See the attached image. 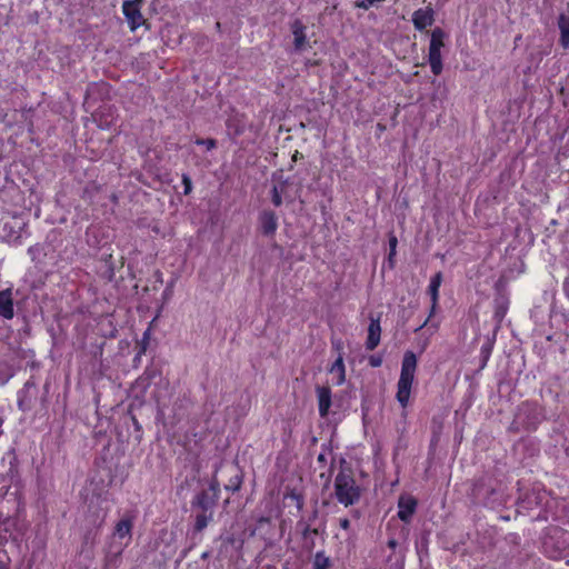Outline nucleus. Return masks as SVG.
<instances>
[{"label": "nucleus", "instance_id": "nucleus-21", "mask_svg": "<svg viewBox=\"0 0 569 569\" xmlns=\"http://www.w3.org/2000/svg\"><path fill=\"white\" fill-rule=\"evenodd\" d=\"M219 490H220V486H219V482L217 480H212L209 485V490L207 491L208 493L211 492V498H213L214 500H217L218 498V493H219Z\"/></svg>", "mask_w": 569, "mask_h": 569}, {"label": "nucleus", "instance_id": "nucleus-16", "mask_svg": "<svg viewBox=\"0 0 569 569\" xmlns=\"http://www.w3.org/2000/svg\"><path fill=\"white\" fill-rule=\"evenodd\" d=\"M330 373L335 376L337 385H341L345 381V365L341 357L333 362Z\"/></svg>", "mask_w": 569, "mask_h": 569}, {"label": "nucleus", "instance_id": "nucleus-9", "mask_svg": "<svg viewBox=\"0 0 569 569\" xmlns=\"http://www.w3.org/2000/svg\"><path fill=\"white\" fill-rule=\"evenodd\" d=\"M318 403H319V413L321 417L327 416L329 408L331 406V392L327 387H318L317 388Z\"/></svg>", "mask_w": 569, "mask_h": 569}, {"label": "nucleus", "instance_id": "nucleus-29", "mask_svg": "<svg viewBox=\"0 0 569 569\" xmlns=\"http://www.w3.org/2000/svg\"><path fill=\"white\" fill-rule=\"evenodd\" d=\"M238 488H239V482H237V483L234 485L233 490H238Z\"/></svg>", "mask_w": 569, "mask_h": 569}, {"label": "nucleus", "instance_id": "nucleus-14", "mask_svg": "<svg viewBox=\"0 0 569 569\" xmlns=\"http://www.w3.org/2000/svg\"><path fill=\"white\" fill-rule=\"evenodd\" d=\"M292 33L295 37V47L297 50H302L306 43L305 27L300 21H295L292 24Z\"/></svg>", "mask_w": 569, "mask_h": 569}, {"label": "nucleus", "instance_id": "nucleus-22", "mask_svg": "<svg viewBox=\"0 0 569 569\" xmlns=\"http://www.w3.org/2000/svg\"><path fill=\"white\" fill-rule=\"evenodd\" d=\"M196 143L199 146H204V148H207V150H211V149L216 148V144H217L216 140H213V139H197Z\"/></svg>", "mask_w": 569, "mask_h": 569}, {"label": "nucleus", "instance_id": "nucleus-28", "mask_svg": "<svg viewBox=\"0 0 569 569\" xmlns=\"http://www.w3.org/2000/svg\"><path fill=\"white\" fill-rule=\"evenodd\" d=\"M563 287H565V291L569 298V279L565 282Z\"/></svg>", "mask_w": 569, "mask_h": 569}, {"label": "nucleus", "instance_id": "nucleus-3", "mask_svg": "<svg viewBox=\"0 0 569 569\" xmlns=\"http://www.w3.org/2000/svg\"><path fill=\"white\" fill-rule=\"evenodd\" d=\"M141 0L124 1L122 4L123 14L130 24V29L134 31L143 24L144 19L140 11Z\"/></svg>", "mask_w": 569, "mask_h": 569}, {"label": "nucleus", "instance_id": "nucleus-11", "mask_svg": "<svg viewBox=\"0 0 569 569\" xmlns=\"http://www.w3.org/2000/svg\"><path fill=\"white\" fill-rule=\"evenodd\" d=\"M442 283V273L438 272L436 273L431 279L428 287V293L431 297V312H433L438 305L439 299V288Z\"/></svg>", "mask_w": 569, "mask_h": 569}, {"label": "nucleus", "instance_id": "nucleus-12", "mask_svg": "<svg viewBox=\"0 0 569 569\" xmlns=\"http://www.w3.org/2000/svg\"><path fill=\"white\" fill-rule=\"evenodd\" d=\"M558 28L560 30V43L567 49L569 48V14H561L559 17Z\"/></svg>", "mask_w": 569, "mask_h": 569}, {"label": "nucleus", "instance_id": "nucleus-8", "mask_svg": "<svg viewBox=\"0 0 569 569\" xmlns=\"http://www.w3.org/2000/svg\"><path fill=\"white\" fill-rule=\"evenodd\" d=\"M380 336H381V326H380V319H370V323L368 327V338L366 342V347L368 350H373L380 342Z\"/></svg>", "mask_w": 569, "mask_h": 569}, {"label": "nucleus", "instance_id": "nucleus-2", "mask_svg": "<svg viewBox=\"0 0 569 569\" xmlns=\"http://www.w3.org/2000/svg\"><path fill=\"white\" fill-rule=\"evenodd\" d=\"M335 493L340 503L345 507H349L358 502L360 488L350 473L341 471L335 479Z\"/></svg>", "mask_w": 569, "mask_h": 569}, {"label": "nucleus", "instance_id": "nucleus-23", "mask_svg": "<svg viewBox=\"0 0 569 569\" xmlns=\"http://www.w3.org/2000/svg\"><path fill=\"white\" fill-rule=\"evenodd\" d=\"M373 3H376L373 0H361V1L357 2V7L367 10Z\"/></svg>", "mask_w": 569, "mask_h": 569}, {"label": "nucleus", "instance_id": "nucleus-4", "mask_svg": "<svg viewBox=\"0 0 569 569\" xmlns=\"http://www.w3.org/2000/svg\"><path fill=\"white\" fill-rule=\"evenodd\" d=\"M133 520V516L126 515L116 523L113 536L116 539L123 541V547H127L131 540Z\"/></svg>", "mask_w": 569, "mask_h": 569}, {"label": "nucleus", "instance_id": "nucleus-27", "mask_svg": "<svg viewBox=\"0 0 569 569\" xmlns=\"http://www.w3.org/2000/svg\"><path fill=\"white\" fill-rule=\"evenodd\" d=\"M370 363H371L372 367H378V366H380L381 360L377 359V358H371L370 359Z\"/></svg>", "mask_w": 569, "mask_h": 569}, {"label": "nucleus", "instance_id": "nucleus-15", "mask_svg": "<svg viewBox=\"0 0 569 569\" xmlns=\"http://www.w3.org/2000/svg\"><path fill=\"white\" fill-rule=\"evenodd\" d=\"M447 37L446 32L440 29L436 28L431 32L429 49H438L441 50L445 47V38Z\"/></svg>", "mask_w": 569, "mask_h": 569}, {"label": "nucleus", "instance_id": "nucleus-19", "mask_svg": "<svg viewBox=\"0 0 569 569\" xmlns=\"http://www.w3.org/2000/svg\"><path fill=\"white\" fill-rule=\"evenodd\" d=\"M211 519L212 511H202V513H199L196 518V529L199 531L204 529Z\"/></svg>", "mask_w": 569, "mask_h": 569}, {"label": "nucleus", "instance_id": "nucleus-13", "mask_svg": "<svg viewBox=\"0 0 569 569\" xmlns=\"http://www.w3.org/2000/svg\"><path fill=\"white\" fill-rule=\"evenodd\" d=\"M428 61L433 74L438 76L442 71V56L441 50L429 49Z\"/></svg>", "mask_w": 569, "mask_h": 569}, {"label": "nucleus", "instance_id": "nucleus-7", "mask_svg": "<svg viewBox=\"0 0 569 569\" xmlns=\"http://www.w3.org/2000/svg\"><path fill=\"white\" fill-rule=\"evenodd\" d=\"M14 316L12 290L6 289L0 291V317L12 319Z\"/></svg>", "mask_w": 569, "mask_h": 569}, {"label": "nucleus", "instance_id": "nucleus-17", "mask_svg": "<svg viewBox=\"0 0 569 569\" xmlns=\"http://www.w3.org/2000/svg\"><path fill=\"white\" fill-rule=\"evenodd\" d=\"M196 503L202 509V511H212L216 500L211 498L208 492H202L198 495Z\"/></svg>", "mask_w": 569, "mask_h": 569}, {"label": "nucleus", "instance_id": "nucleus-5", "mask_svg": "<svg viewBox=\"0 0 569 569\" xmlns=\"http://www.w3.org/2000/svg\"><path fill=\"white\" fill-rule=\"evenodd\" d=\"M412 23L418 31H422L435 22V10L431 6L420 8L412 13Z\"/></svg>", "mask_w": 569, "mask_h": 569}, {"label": "nucleus", "instance_id": "nucleus-24", "mask_svg": "<svg viewBox=\"0 0 569 569\" xmlns=\"http://www.w3.org/2000/svg\"><path fill=\"white\" fill-rule=\"evenodd\" d=\"M397 242L398 241L395 236L390 237V239H389L390 257L396 253Z\"/></svg>", "mask_w": 569, "mask_h": 569}, {"label": "nucleus", "instance_id": "nucleus-25", "mask_svg": "<svg viewBox=\"0 0 569 569\" xmlns=\"http://www.w3.org/2000/svg\"><path fill=\"white\" fill-rule=\"evenodd\" d=\"M184 193H189L191 190V181L187 176H183Z\"/></svg>", "mask_w": 569, "mask_h": 569}, {"label": "nucleus", "instance_id": "nucleus-26", "mask_svg": "<svg viewBox=\"0 0 569 569\" xmlns=\"http://www.w3.org/2000/svg\"><path fill=\"white\" fill-rule=\"evenodd\" d=\"M339 523L343 530H348L350 527V521L347 518L340 519Z\"/></svg>", "mask_w": 569, "mask_h": 569}, {"label": "nucleus", "instance_id": "nucleus-10", "mask_svg": "<svg viewBox=\"0 0 569 569\" xmlns=\"http://www.w3.org/2000/svg\"><path fill=\"white\" fill-rule=\"evenodd\" d=\"M260 227L264 234H273L277 230V217L271 211H264L260 216Z\"/></svg>", "mask_w": 569, "mask_h": 569}, {"label": "nucleus", "instance_id": "nucleus-20", "mask_svg": "<svg viewBox=\"0 0 569 569\" xmlns=\"http://www.w3.org/2000/svg\"><path fill=\"white\" fill-rule=\"evenodd\" d=\"M281 192H282V188H279V187H273L272 189V203L276 206V207H279L281 206L282 203V196H281Z\"/></svg>", "mask_w": 569, "mask_h": 569}, {"label": "nucleus", "instance_id": "nucleus-1", "mask_svg": "<svg viewBox=\"0 0 569 569\" xmlns=\"http://www.w3.org/2000/svg\"><path fill=\"white\" fill-rule=\"evenodd\" d=\"M416 369L417 357L412 351H407L402 359L396 395V398L402 408H406L409 403Z\"/></svg>", "mask_w": 569, "mask_h": 569}, {"label": "nucleus", "instance_id": "nucleus-18", "mask_svg": "<svg viewBox=\"0 0 569 569\" xmlns=\"http://www.w3.org/2000/svg\"><path fill=\"white\" fill-rule=\"evenodd\" d=\"M330 565V559L323 552L319 551L315 555L312 569H329Z\"/></svg>", "mask_w": 569, "mask_h": 569}, {"label": "nucleus", "instance_id": "nucleus-6", "mask_svg": "<svg viewBox=\"0 0 569 569\" xmlns=\"http://www.w3.org/2000/svg\"><path fill=\"white\" fill-rule=\"evenodd\" d=\"M417 500L411 496H401L398 501V517L408 522L416 511Z\"/></svg>", "mask_w": 569, "mask_h": 569}]
</instances>
